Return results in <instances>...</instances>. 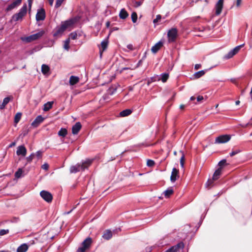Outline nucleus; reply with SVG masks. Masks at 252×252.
I'll use <instances>...</instances> for the list:
<instances>
[{"label": "nucleus", "instance_id": "f257e3e1", "mask_svg": "<svg viewBox=\"0 0 252 252\" xmlns=\"http://www.w3.org/2000/svg\"><path fill=\"white\" fill-rule=\"evenodd\" d=\"M75 22V20L73 19H70L62 22L61 26L57 27L54 31V36L62 35L67 28L72 26Z\"/></svg>", "mask_w": 252, "mask_h": 252}, {"label": "nucleus", "instance_id": "f03ea898", "mask_svg": "<svg viewBox=\"0 0 252 252\" xmlns=\"http://www.w3.org/2000/svg\"><path fill=\"white\" fill-rule=\"evenodd\" d=\"M92 162V160L91 159H86L82 161L81 164H77L74 166H72L70 168V172L76 173L80 170H84L91 164Z\"/></svg>", "mask_w": 252, "mask_h": 252}, {"label": "nucleus", "instance_id": "7ed1b4c3", "mask_svg": "<svg viewBox=\"0 0 252 252\" xmlns=\"http://www.w3.org/2000/svg\"><path fill=\"white\" fill-rule=\"evenodd\" d=\"M27 12V6L25 3L23 6L20 9L19 12L14 14L12 17V20L17 22L23 19V17L26 14Z\"/></svg>", "mask_w": 252, "mask_h": 252}, {"label": "nucleus", "instance_id": "20e7f679", "mask_svg": "<svg viewBox=\"0 0 252 252\" xmlns=\"http://www.w3.org/2000/svg\"><path fill=\"white\" fill-rule=\"evenodd\" d=\"M44 34V31H40V32L32 34L30 36H28L27 37H26L24 38H23V41H25L27 42H31L32 41L37 40L39 38H40L41 37H42L43 34Z\"/></svg>", "mask_w": 252, "mask_h": 252}, {"label": "nucleus", "instance_id": "39448f33", "mask_svg": "<svg viewBox=\"0 0 252 252\" xmlns=\"http://www.w3.org/2000/svg\"><path fill=\"white\" fill-rule=\"evenodd\" d=\"M178 31L176 28H173L169 30L167 36L169 42H174L177 37Z\"/></svg>", "mask_w": 252, "mask_h": 252}, {"label": "nucleus", "instance_id": "423d86ee", "mask_svg": "<svg viewBox=\"0 0 252 252\" xmlns=\"http://www.w3.org/2000/svg\"><path fill=\"white\" fill-rule=\"evenodd\" d=\"M231 139V135L228 134H224L219 136L215 139V143L221 144L225 143L229 141Z\"/></svg>", "mask_w": 252, "mask_h": 252}, {"label": "nucleus", "instance_id": "0eeeda50", "mask_svg": "<svg viewBox=\"0 0 252 252\" xmlns=\"http://www.w3.org/2000/svg\"><path fill=\"white\" fill-rule=\"evenodd\" d=\"M244 45V44L237 46L233 48L232 50L230 51L224 57L225 59H229L231 58L233 56L236 55L240 50L241 47Z\"/></svg>", "mask_w": 252, "mask_h": 252}, {"label": "nucleus", "instance_id": "6e6552de", "mask_svg": "<svg viewBox=\"0 0 252 252\" xmlns=\"http://www.w3.org/2000/svg\"><path fill=\"white\" fill-rule=\"evenodd\" d=\"M41 197L47 202H51L53 199L52 194L49 191L43 190L40 192Z\"/></svg>", "mask_w": 252, "mask_h": 252}, {"label": "nucleus", "instance_id": "1a4fd4ad", "mask_svg": "<svg viewBox=\"0 0 252 252\" xmlns=\"http://www.w3.org/2000/svg\"><path fill=\"white\" fill-rule=\"evenodd\" d=\"M22 0H13L5 9V11L8 12L18 7L22 3Z\"/></svg>", "mask_w": 252, "mask_h": 252}, {"label": "nucleus", "instance_id": "9d476101", "mask_svg": "<svg viewBox=\"0 0 252 252\" xmlns=\"http://www.w3.org/2000/svg\"><path fill=\"white\" fill-rule=\"evenodd\" d=\"M45 18V11L44 9L41 8L37 10L36 14V20L37 21H43Z\"/></svg>", "mask_w": 252, "mask_h": 252}, {"label": "nucleus", "instance_id": "9b49d317", "mask_svg": "<svg viewBox=\"0 0 252 252\" xmlns=\"http://www.w3.org/2000/svg\"><path fill=\"white\" fill-rule=\"evenodd\" d=\"M44 119L45 118H43L41 115H39L32 122L31 125L33 127H37L41 123L43 122Z\"/></svg>", "mask_w": 252, "mask_h": 252}, {"label": "nucleus", "instance_id": "f8f14e48", "mask_svg": "<svg viewBox=\"0 0 252 252\" xmlns=\"http://www.w3.org/2000/svg\"><path fill=\"white\" fill-rule=\"evenodd\" d=\"M16 154L18 156L25 157L27 154V149L25 147L24 145L18 146L16 151Z\"/></svg>", "mask_w": 252, "mask_h": 252}, {"label": "nucleus", "instance_id": "ddd939ff", "mask_svg": "<svg viewBox=\"0 0 252 252\" xmlns=\"http://www.w3.org/2000/svg\"><path fill=\"white\" fill-rule=\"evenodd\" d=\"M223 0H219L216 4V14L219 15L220 14L223 7Z\"/></svg>", "mask_w": 252, "mask_h": 252}, {"label": "nucleus", "instance_id": "4468645a", "mask_svg": "<svg viewBox=\"0 0 252 252\" xmlns=\"http://www.w3.org/2000/svg\"><path fill=\"white\" fill-rule=\"evenodd\" d=\"M82 127L80 122H77L72 127V133L74 134H77L81 129Z\"/></svg>", "mask_w": 252, "mask_h": 252}, {"label": "nucleus", "instance_id": "2eb2a0df", "mask_svg": "<svg viewBox=\"0 0 252 252\" xmlns=\"http://www.w3.org/2000/svg\"><path fill=\"white\" fill-rule=\"evenodd\" d=\"M92 239L90 237H87L82 243V245L86 248L87 249H89L92 243Z\"/></svg>", "mask_w": 252, "mask_h": 252}, {"label": "nucleus", "instance_id": "dca6fc26", "mask_svg": "<svg viewBox=\"0 0 252 252\" xmlns=\"http://www.w3.org/2000/svg\"><path fill=\"white\" fill-rule=\"evenodd\" d=\"M179 170L176 168H173L170 176V180L172 182H175L178 177Z\"/></svg>", "mask_w": 252, "mask_h": 252}, {"label": "nucleus", "instance_id": "f3484780", "mask_svg": "<svg viewBox=\"0 0 252 252\" xmlns=\"http://www.w3.org/2000/svg\"><path fill=\"white\" fill-rule=\"evenodd\" d=\"M163 43L161 41H158L151 48V51L153 53H156L162 46Z\"/></svg>", "mask_w": 252, "mask_h": 252}, {"label": "nucleus", "instance_id": "a211bd4d", "mask_svg": "<svg viewBox=\"0 0 252 252\" xmlns=\"http://www.w3.org/2000/svg\"><path fill=\"white\" fill-rule=\"evenodd\" d=\"M112 237V231L109 230L107 229L106 230L102 235V238L106 240H109Z\"/></svg>", "mask_w": 252, "mask_h": 252}, {"label": "nucleus", "instance_id": "6ab92c4d", "mask_svg": "<svg viewBox=\"0 0 252 252\" xmlns=\"http://www.w3.org/2000/svg\"><path fill=\"white\" fill-rule=\"evenodd\" d=\"M29 246L27 244H23L18 247L17 252H26Z\"/></svg>", "mask_w": 252, "mask_h": 252}, {"label": "nucleus", "instance_id": "aec40b11", "mask_svg": "<svg viewBox=\"0 0 252 252\" xmlns=\"http://www.w3.org/2000/svg\"><path fill=\"white\" fill-rule=\"evenodd\" d=\"M79 81V78L75 76H71L69 78V84L70 85L76 84Z\"/></svg>", "mask_w": 252, "mask_h": 252}, {"label": "nucleus", "instance_id": "412c9836", "mask_svg": "<svg viewBox=\"0 0 252 252\" xmlns=\"http://www.w3.org/2000/svg\"><path fill=\"white\" fill-rule=\"evenodd\" d=\"M53 101H49L45 103L43 105V110L44 111H48L52 108Z\"/></svg>", "mask_w": 252, "mask_h": 252}, {"label": "nucleus", "instance_id": "4be33fe9", "mask_svg": "<svg viewBox=\"0 0 252 252\" xmlns=\"http://www.w3.org/2000/svg\"><path fill=\"white\" fill-rule=\"evenodd\" d=\"M50 67L48 65L43 64L41 66V72L44 75H46L49 72Z\"/></svg>", "mask_w": 252, "mask_h": 252}, {"label": "nucleus", "instance_id": "5701e85b", "mask_svg": "<svg viewBox=\"0 0 252 252\" xmlns=\"http://www.w3.org/2000/svg\"><path fill=\"white\" fill-rule=\"evenodd\" d=\"M132 113V111L130 109H125L120 113V116L121 117H126L130 115Z\"/></svg>", "mask_w": 252, "mask_h": 252}, {"label": "nucleus", "instance_id": "b1692460", "mask_svg": "<svg viewBox=\"0 0 252 252\" xmlns=\"http://www.w3.org/2000/svg\"><path fill=\"white\" fill-rule=\"evenodd\" d=\"M10 100V97L9 96L5 97L3 100L2 104L0 105V109H3L9 102Z\"/></svg>", "mask_w": 252, "mask_h": 252}, {"label": "nucleus", "instance_id": "393cba45", "mask_svg": "<svg viewBox=\"0 0 252 252\" xmlns=\"http://www.w3.org/2000/svg\"><path fill=\"white\" fill-rule=\"evenodd\" d=\"M128 14L126 11L125 9H122L120 12L119 16L122 19H125L127 16Z\"/></svg>", "mask_w": 252, "mask_h": 252}, {"label": "nucleus", "instance_id": "a878e982", "mask_svg": "<svg viewBox=\"0 0 252 252\" xmlns=\"http://www.w3.org/2000/svg\"><path fill=\"white\" fill-rule=\"evenodd\" d=\"M221 174V170L220 169H218L215 171L214 172L213 176V180L216 181L218 180L220 175Z\"/></svg>", "mask_w": 252, "mask_h": 252}, {"label": "nucleus", "instance_id": "bb28decb", "mask_svg": "<svg viewBox=\"0 0 252 252\" xmlns=\"http://www.w3.org/2000/svg\"><path fill=\"white\" fill-rule=\"evenodd\" d=\"M184 247V244L183 242H180L178 244H177L176 245L173 246L171 247V248H173V251H175V252H177L179 249H183Z\"/></svg>", "mask_w": 252, "mask_h": 252}, {"label": "nucleus", "instance_id": "cd10ccee", "mask_svg": "<svg viewBox=\"0 0 252 252\" xmlns=\"http://www.w3.org/2000/svg\"><path fill=\"white\" fill-rule=\"evenodd\" d=\"M169 77V74L166 73H163L161 74L160 78L158 79V80H161L162 82L164 83L166 82Z\"/></svg>", "mask_w": 252, "mask_h": 252}, {"label": "nucleus", "instance_id": "c85d7f7f", "mask_svg": "<svg viewBox=\"0 0 252 252\" xmlns=\"http://www.w3.org/2000/svg\"><path fill=\"white\" fill-rule=\"evenodd\" d=\"M173 189H172V188H169L167 189L166 190H165L163 193L166 198H168L171 194H173Z\"/></svg>", "mask_w": 252, "mask_h": 252}, {"label": "nucleus", "instance_id": "c756f323", "mask_svg": "<svg viewBox=\"0 0 252 252\" xmlns=\"http://www.w3.org/2000/svg\"><path fill=\"white\" fill-rule=\"evenodd\" d=\"M58 134L59 136L64 137L67 134V131L65 128H61Z\"/></svg>", "mask_w": 252, "mask_h": 252}, {"label": "nucleus", "instance_id": "7c9ffc66", "mask_svg": "<svg viewBox=\"0 0 252 252\" xmlns=\"http://www.w3.org/2000/svg\"><path fill=\"white\" fill-rule=\"evenodd\" d=\"M205 73V70H200L199 71H198L197 72H195L193 76L196 79H198L201 77H202V76H203Z\"/></svg>", "mask_w": 252, "mask_h": 252}, {"label": "nucleus", "instance_id": "2f4dec72", "mask_svg": "<svg viewBox=\"0 0 252 252\" xmlns=\"http://www.w3.org/2000/svg\"><path fill=\"white\" fill-rule=\"evenodd\" d=\"M23 171L22 168H19L18 170L15 173V177L19 179L22 177Z\"/></svg>", "mask_w": 252, "mask_h": 252}, {"label": "nucleus", "instance_id": "473e14b6", "mask_svg": "<svg viewBox=\"0 0 252 252\" xmlns=\"http://www.w3.org/2000/svg\"><path fill=\"white\" fill-rule=\"evenodd\" d=\"M22 116V113L18 112L14 117V123L17 124L20 120Z\"/></svg>", "mask_w": 252, "mask_h": 252}, {"label": "nucleus", "instance_id": "72a5a7b5", "mask_svg": "<svg viewBox=\"0 0 252 252\" xmlns=\"http://www.w3.org/2000/svg\"><path fill=\"white\" fill-rule=\"evenodd\" d=\"M108 41L107 40H103L101 43V48L102 49V52L104 51L107 47Z\"/></svg>", "mask_w": 252, "mask_h": 252}, {"label": "nucleus", "instance_id": "f704fd0d", "mask_svg": "<svg viewBox=\"0 0 252 252\" xmlns=\"http://www.w3.org/2000/svg\"><path fill=\"white\" fill-rule=\"evenodd\" d=\"M131 19L133 23H135L136 22L137 20V15L136 12H133L131 14Z\"/></svg>", "mask_w": 252, "mask_h": 252}, {"label": "nucleus", "instance_id": "c9c22d12", "mask_svg": "<svg viewBox=\"0 0 252 252\" xmlns=\"http://www.w3.org/2000/svg\"><path fill=\"white\" fill-rule=\"evenodd\" d=\"M69 42H70L69 38H67V39H66V40L64 42V48L66 50H68L69 48Z\"/></svg>", "mask_w": 252, "mask_h": 252}, {"label": "nucleus", "instance_id": "e433bc0d", "mask_svg": "<svg viewBox=\"0 0 252 252\" xmlns=\"http://www.w3.org/2000/svg\"><path fill=\"white\" fill-rule=\"evenodd\" d=\"M241 152V150L240 149H236L234 150H233L230 153V156L233 157L235 156V155L240 153Z\"/></svg>", "mask_w": 252, "mask_h": 252}, {"label": "nucleus", "instance_id": "4c0bfd02", "mask_svg": "<svg viewBox=\"0 0 252 252\" xmlns=\"http://www.w3.org/2000/svg\"><path fill=\"white\" fill-rule=\"evenodd\" d=\"M77 34L76 33V32H71V33H70L68 38H69V39H71L74 40L77 38Z\"/></svg>", "mask_w": 252, "mask_h": 252}, {"label": "nucleus", "instance_id": "58836bf2", "mask_svg": "<svg viewBox=\"0 0 252 252\" xmlns=\"http://www.w3.org/2000/svg\"><path fill=\"white\" fill-rule=\"evenodd\" d=\"M155 164V161L152 159H148L147 161V165L149 167H152Z\"/></svg>", "mask_w": 252, "mask_h": 252}, {"label": "nucleus", "instance_id": "ea45409f", "mask_svg": "<svg viewBox=\"0 0 252 252\" xmlns=\"http://www.w3.org/2000/svg\"><path fill=\"white\" fill-rule=\"evenodd\" d=\"M35 156V154L32 153L29 157H27L26 159L28 162H31L33 159L34 157Z\"/></svg>", "mask_w": 252, "mask_h": 252}, {"label": "nucleus", "instance_id": "a19ab883", "mask_svg": "<svg viewBox=\"0 0 252 252\" xmlns=\"http://www.w3.org/2000/svg\"><path fill=\"white\" fill-rule=\"evenodd\" d=\"M64 0H57L55 4V7L58 8L60 7Z\"/></svg>", "mask_w": 252, "mask_h": 252}, {"label": "nucleus", "instance_id": "79ce46f5", "mask_svg": "<svg viewBox=\"0 0 252 252\" xmlns=\"http://www.w3.org/2000/svg\"><path fill=\"white\" fill-rule=\"evenodd\" d=\"M161 18V16L160 15H157L156 16V19H155L154 20H153V23L154 24H156L157 23H158L159 21L160 20Z\"/></svg>", "mask_w": 252, "mask_h": 252}, {"label": "nucleus", "instance_id": "37998d69", "mask_svg": "<svg viewBox=\"0 0 252 252\" xmlns=\"http://www.w3.org/2000/svg\"><path fill=\"white\" fill-rule=\"evenodd\" d=\"M9 230L8 229H1L0 230V235H4L8 233Z\"/></svg>", "mask_w": 252, "mask_h": 252}, {"label": "nucleus", "instance_id": "c03bdc74", "mask_svg": "<svg viewBox=\"0 0 252 252\" xmlns=\"http://www.w3.org/2000/svg\"><path fill=\"white\" fill-rule=\"evenodd\" d=\"M42 152L41 151H38L37 152H36V154H35V156H36L38 159H39L42 157Z\"/></svg>", "mask_w": 252, "mask_h": 252}, {"label": "nucleus", "instance_id": "a18cd8bd", "mask_svg": "<svg viewBox=\"0 0 252 252\" xmlns=\"http://www.w3.org/2000/svg\"><path fill=\"white\" fill-rule=\"evenodd\" d=\"M87 249L84 248L82 245L81 247L79 248L77 250V252H85Z\"/></svg>", "mask_w": 252, "mask_h": 252}, {"label": "nucleus", "instance_id": "49530a36", "mask_svg": "<svg viewBox=\"0 0 252 252\" xmlns=\"http://www.w3.org/2000/svg\"><path fill=\"white\" fill-rule=\"evenodd\" d=\"M184 160H185L184 155L183 154H182V157L181 158V159H180V164H181V166L182 167H184Z\"/></svg>", "mask_w": 252, "mask_h": 252}, {"label": "nucleus", "instance_id": "de8ad7c7", "mask_svg": "<svg viewBox=\"0 0 252 252\" xmlns=\"http://www.w3.org/2000/svg\"><path fill=\"white\" fill-rule=\"evenodd\" d=\"M142 3V2L140 1H135L134 2V5L135 7H139L140 6H141Z\"/></svg>", "mask_w": 252, "mask_h": 252}, {"label": "nucleus", "instance_id": "09e8293b", "mask_svg": "<svg viewBox=\"0 0 252 252\" xmlns=\"http://www.w3.org/2000/svg\"><path fill=\"white\" fill-rule=\"evenodd\" d=\"M214 181V180H213V179H209L208 180V181L207 182V183H206V186L207 187H209V186H211L212 184H213Z\"/></svg>", "mask_w": 252, "mask_h": 252}, {"label": "nucleus", "instance_id": "8fccbe9b", "mask_svg": "<svg viewBox=\"0 0 252 252\" xmlns=\"http://www.w3.org/2000/svg\"><path fill=\"white\" fill-rule=\"evenodd\" d=\"M226 159H222L219 162V165L220 167L223 166L226 163Z\"/></svg>", "mask_w": 252, "mask_h": 252}, {"label": "nucleus", "instance_id": "3c124183", "mask_svg": "<svg viewBox=\"0 0 252 252\" xmlns=\"http://www.w3.org/2000/svg\"><path fill=\"white\" fill-rule=\"evenodd\" d=\"M196 98L197 102L198 103L201 102L204 99L203 97L201 95L197 96V97Z\"/></svg>", "mask_w": 252, "mask_h": 252}, {"label": "nucleus", "instance_id": "603ef678", "mask_svg": "<svg viewBox=\"0 0 252 252\" xmlns=\"http://www.w3.org/2000/svg\"><path fill=\"white\" fill-rule=\"evenodd\" d=\"M48 167H49V165L47 163H44L42 166V169H43L44 170H47L48 169Z\"/></svg>", "mask_w": 252, "mask_h": 252}, {"label": "nucleus", "instance_id": "864d4df0", "mask_svg": "<svg viewBox=\"0 0 252 252\" xmlns=\"http://www.w3.org/2000/svg\"><path fill=\"white\" fill-rule=\"evenodd\" d=\"M126 47L130 50H133L134 49L133 45L131 44H128Z\"/></svg>", "mask_w": 252, "mask_h": 252}, {"label": "nucleus", "instance_id": "5fc2aeb1", "mask_svg": "<svg viewBox=\"0 0 252 252\" xmlns=\"http://www.w3.org/2000/svg\"><path fill=\"white\" fill-rule=\"evenodd\" d=\"M201 67V64H196L194 66V69L196 70L198 69Z\"/></svg>", "mask_w": 252, "mask_h": 252}, {"label": "nucleus", "instance_id": "6e6d98bb", "mask_svg": "<svg viewBox=\"0 0 252 252\" xmlns=\"http://www.w3.org/2000/svg\"><path fill=\"white\" fill-rule=\"evenodd\" d=\"M242 0H237L236 5L237 7H239L241 3Z\"/></svg>", "mask_w": 252, "mask_h": 252}, {"label": "nucleus", "instance_id": "4d7b16f0", "mask_svg": "<svg viewBox=\"0 0 252 252\" xmlns=\"http://www.w3.org/2000/svg\"><path fill=\"white\" fill-rule=\"evenodd\" d=\"M32 0H28L29 6L30 9L31 8V7H32Z\"/></svg>", "mask_w": 252, "mask_h": 252}, {"label": "nucleus", "instance_id": "13d9d810", "mask_svg": "<svg viewBox=\"0 0 252 252\" xmlns=\"http://www.w3.org/2000/svg\"><path fill=\"white\" fill-rule=\"evenodd\" d=\"M16 144V142H12L9 145V148H11L13 146H14Z\"/></svg>", "mask_w": 252, "mask_h": 252}, {"label": "nucleus", "instance_id": "bf43d9fd", "mask_svg": "<svg viewBox=\"0 0 252 252\" xmlns=\"http://www.w3.org/2000/svg\"><path fill=\"white\" fill-rule=\"evenodd\" d=\"M49 2V4L51 6H52L53 4V2H54V0H48Z\"/></svg>", "mask_w": 252, "mask_h": 252}, {"label": "nucleus", "instance_id": "052dcab7", "mask_svg": "<svg viewBox=\"0 0 252 252\" xmlns=\"http://www.w3.org/2000/svg\"><path fill=\"white\" fill-rule=\"evenodd\" d=\"M195 99H196V97H195L194 96H192L190 98V100H191V101H193V100H194Z\"/></svg>", "mask_w": 252, "mask_h": 252}, {"label": "nucleus", "instance_id": "680f3d73", "mask_svg": "<svg viewBox=\"0 0 252 252\" xmlns=\"http://www.w3.org/2000/svg\"><path fill=\"white\" fill-rule=\"evenodd\" d=\"M129 69V68H128V67H123V68H122L121 71H123L124 70H127Z\"/></svg>", "mask_w": 252, "mask_h": 252}, {"label": "nucleus", "instance_id": "e2e57ef3", "mask_svg": "<svg viewBox=\"0 0 252 252\" xmlns=\"http://www.w3.org/2000/svg\"><path fill=\"white\" fill-rule=\"evenodd\" d=\"M110 23L109 21H107L106 23V26L107 28H108L110 26Z\"/></svg>", "mask_w": 252, "mask_h": 252}, {"label": "nucleus", "instance_id": "0e129e2a", "mask_svg": "<svg viewBox=\"0 0 252 252\" xmlns=\"http://www.w3.org/2000/svg\"><path fill=\"white\" fill-rule=\"evenodd\" d=\"M240 101L239 100H237L236 102H235V103L236 105H239L240 104Z\"/></svg>", "mask_w": 252, "mask_h": 252}, {"label": "nucleus", "instance_id": "69168bd1", "mask_svg": "<svg viewBox=\"0 0 252 252\" xmlns=\"http://www.w3.org/2000/svg\"><path fill=\"white\" fill-rule=\"evenodd\" d=\"M141 63H142V61L141 60L139 61L138 63H137V66L140 65V64Z\"/></svg>", "mask_w": 252, "mask_h": 252}, {"label": "nucleus", "instance_id": "338daca9", "mask_svg": "<svg viewBox=\"0 0 252 252\" xmlns=\"http://www.w3.org/2000/svg\"><path fill=\"white\" fill-rule=\"evenodd\" d=\"M74 208H75V207H74V208H73V209H72L70 211H69V212H67L66 214H69V213H70V212L73 210V209H74Z\"/></svg>", "mask_w": 252, "mask_h": 252}, {"label": "nucleus", "instance_id": "774afa93", "mask_svg": "<svg viewBox=\"0 0 252 252\" xmlns=\"http://www.w3.org/2000/svg\"><path fill=\"white\" fill-rule=\"evenodd\" d=\"M0 252H8L6 251H0Z\"/></svg>", "mask_w": 252, "mask_h": 252}]
</instances>
